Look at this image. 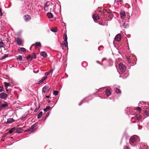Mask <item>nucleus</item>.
I'll return each mask as SVG.
<instances>
[{
	"label": "nucleus",
	"instance_id": "obj_6",
	"mask_svg": "<svg viewBox=\"0 0 149 149\" xmlns=\"http://www.w3.org/2000/svg\"><path fill=\"white\" fill-rule=\"evenodd\" d=\"M141 116L140 115H137L135 116L134 117H132L131 119V121L132 122L134 123L135 122L133 121L134 120H140V119H141Z\"/></svg>",
	"mask_w": 149,
	"mask_h": 149
},
{
	"label": "nucleus",
	"instance_id": "obj_3",
	"mask_svg": "<svg viewBox=\"0 0 149 149\" xmlns=\"http://www.w3.org/2000/svg\"><path fill=\"white\" fill-rule=\"evenodd\" d=\"M119 68L121 71L122 72H124L126 70L125 66L123 63H120L119 64Z\"/></svg>",
	"mask_w": 149,
	"mask_h": 149
},
{
	"label": "nucleus",
	"instance_id": "obj_17",
	"mask_svg": "<svg viewBox=\"0 0 149 149\" xmlns=\"http://www.w3.org/2000/svg\"><path fill=\"white\" fill-rule=\"evenodd\" d=\"M0 104L2 109L7 107L8 106V104L6 102H4V103L3 104H1V103H0Z\"/></svg>",
	"mask_w": 149,
	"mask_h": 149
},
{
	"label": "nucleus",
	"instance_id": "obj_41",
	"mask_svg": "<svg viewBox=\"0 0 149 149\" xmlns=\"http://www.w3.org/2000/svg\"><path fill=\"white\" fill-rule=\"evenodd\" d=\"M2 12H1V8H0V16H2Z\"/></svg>",
	"mask_w": 149,
	"mask_h": 149
},
{
	"label": "nucleus",
	"instance_id": "obj_30",
	"mask_svg": "<svg viewBox=\"0 0 149 149\" xmlns=\"http://www.w3.org/2000/svg\"><path fill=\"white\" fill-rule=\"evenodd\" d=\"M4 46V45L3 42H2V40L0 41V48L3 47Z\"/></svg>",
	"mask_w": 149,
	"mask_h": 149
},
{
	"label": "nucleus",
	"instance_id": "obj_24",
	"mask_svg": "<svg viewBox=\"0 0 149 149\" xmlns=\"http://www.w3.org/2000/svg\"><path fill=\"white\" fill-rule=\"evenodd\" d=\"M17 59L20 61H22V57L21 55H19L18 56H17Z\"/></svg>",
	"mask_w": 149,
	"mask_h": 149
},
{
	"label": "nucleus",
	"instance_id": "obj_25",
	"mask_svg": "<svg viewBox=\"0 0 149 149\" xmlns=\"http://www.w3.org/2000/svg\"><path fill=\"white\" fill-rule=\"evenodd\" d=\"M42 115V112L41 111L38 114L37 116V118L38 119L40 118Z\"/></svg>",
	"mask_w": 149,
	"mask_h": 149
},
{
	"label": "nucleus",
	"instance_id": "obj_49",
	"mask_svg": "<svg viewBox=\"0 0 149 149\" xmlns=\"http://www.w3.org/2000/svg\"><path fill=\"white\" fill-rule=\"evenodd\" d=\"M46 97L47 98H48V99L49 98V96H46Z\"/></svg>",
	"mask_w": 149,
	"mask_h": 149
},
{
	"label": "nucleus",
	"instance_id": "obj_51",
	"mask_svg": "<svg viewBox=\"0 0 149 149\" xmlns=\"http://www.w3.org/2000/svg\"><path fill=\"white\" fill-rule=\"evenodd\" d=\"M138 129H140V128H139V125H138Z\"/></svg>",
	"mask_w": 149,
	"mask_h": 149
},
{
	"label": "nucleus",
	"instance_id": "obj_31",
	"mask_svg": "<svg viewBox=\"0 0 149 149\" xmlns=\"http://www.w3.org/2000/svg\"><path fill=\"white\" fill-rule=\"evenodd\" d=\"M141 104H143L144 107V105H145V102H140L139 104V105L141 106Z\"/></svg>",
	"mask_w": 149,
	"mask_h": 149
},
{
	"label": "nucleus",
	"instance_id": "obj_42",
	"mask_svg": "<svg viewBox=\"0 0 149 149\" xmlns=\"http://www.w3.org/2000/svg\"><path fill=\"white\" fill-rule=\"evenodd\" d=\"M147 145H146L145 144L144 145V146H143V147H142V148L143 149H145L147 148Z\"/></svg>",
	"mask_w": 149,
	"mask_h": 149
},
{
	"label": "nucleus",
	"instance_id": "obj_46",
	"mask_svg": "<svg viewBox=\"0 0 149 149\" xmlns=\"http://www.w3.org/2000/svg\"><path fill=\"white\" fill-rule=\"evenodd\" d=\"M47 101L48 102H49V103L51 101L50 100H49V99H47Z\"/></svg>",
	"mask_w": 149,
	"mask_h": 149
},
{
	"label": "nucleus",
	"instance_id": "obj_29",
	"mask_svg": "<svg viewBox=\"0 0 149 149\" xmlns=\"http://www.w3.org/2000/svg\"><path fill=\"white\" fill-rule=\"evenodd\" d=\"M115 91H116V93L117 94L120 93H121V91L119 89L117 88H116V90H115Z\"/></svg>",
	"mask_w": 149,
	"mask_h": 149
},
{
	"label": "nucleus",
	"instance_id": "obj_45",
	"mask_svg": "<svg viewBox=\"0 0 149 149\" xmlns=\"http://www.w3.org/2000/svg\"><path fill=\"white\" fill-rule=\"evenodd\" d=\"M128 62L129 63H131V61L130 60V59H128Z\"/></svg>",
	"mask_w": 149,
	"mask_h": 149
},
{
	"label": "nucleus",
	"instance_id": "obj_35",
	"mask_svg": "<svg viewBox=\"0 0 149 149\" xmlns=\"http://www.w3.org/2000/svg\"><path fill=\"white\" fill-rule=\"evenodd\" d=\"M8 54H4L3 56H2V59H4L8 56Z\"/></svg>",
	"mask_w": 149,
	"mask_h": 149
},
{
	"label": "nucleus",
	"instance_id": "obj_8",
	"mask_svg": "<svg viewBox=\"0 0 149 149\" xmlns=\"http://www.w3.org/2000/svg\"><path fill=\"white\" fill-rule=\"evenodd\" d=\"M35 127V126L34 125H32L31 126L30 128L28 130H25L24 132L25 131H28V132H30L31 133H32L33 132H35L36 130L34 129V127Z\"/></svg>",
	"mask_w": 149,
	"mask_h": 149
},
{
	"label": "nucleus",
	"instance_id": "obj_43",
	"mask_svg": "<svg viewBox=\"0 0 149 149\" xmlns=\"http://www.w3.org/2000/svg\"><path fill=\"white\" fill-rule=\"evenodd\" d=\"M121 1V0H115V1L116 2H120Z\"/></svg>",
	"mask_w": 149,
	"mask_h": 149
},
{
	"label": "nucleus",
	"instance_id": "obj_21",
	"mask_svg": "<svg viewBox=\"0 0 149 149\" xmlns=\"http://www.w3.org/2000/svg\"><path fill=\"white\" fill-rule=\"evenodd\" d=\"M18 50L24 53L26 51V49L23 47H21L18 49Z\"/></svg>",
	"mask_w": 149,
	"mask_h": 149
},
{
	"label": "nucleus",
	"instance_id": "obj_54",
	"mask_svg": "<svg viewBox=\"0 0 149 149\" xmlns=\"http://www.w3.org/2000/svg\"><path fill=\"white\" fill-rule=\"evenodd\" d=\"M97 63H98V61H97Z\"/></svg>",
	"mask_w": 149,
	"mask_h": 149
},
{
	"label": "nucleus",
	"instance_id": "obj_52",
	"mask_svg": "<svg viewBox=\"0 0 149 149\" xmlns=\"http://www.w3.org/2000/svg\"><path fill=\"white\" fill-rule=\"evenodd\" d=\"M142 145H143V144H141V145H140V146H141V147H142Z\"/></svg>",
	"mask_w": 149,
	"mask_h": 149
},
{
	"label": "nucleus",
	"instance_id": "obj_23",
	"mask_svg": "<svg viewBox=\"0 0 149 149\" xmlns=\"http://www.w3.org/2000/svg\"><path fill=\"white\" fill-rule=\"evenodd\" d=\"M47 78V77H43L40 80L38 81V84H40L43 81H44L46 79V78Z\"/></svg>",
	"mask_w": 149,
	"mask_h": 149
},
{
	"label": "nucleus",
	"instance_id": "obj_27",
	"mask_svg": "<svg viewBox=\"0 0 149 149\" xmlns=\"http://www.w3.org/2000/svg\"><path fill=\"white\" fill-rule=\"evenodd\" d=\"M15 128L13 127L10 130H9L8 131V132L10 134H11L12 132H13L15 130Z\"/></svg>",
	"mask_w": 149,
	"mask_h": 149
},
{
	"label": "nucleus",
	"instance_id": "obj_11",
	"mask_svg": "<svg viewBox=\"0 0 149 149\" xmlns=\"http://www.w3.org/2000/svg\"><path fill=\"white\" fill-rule=\"evenodd\" d=\"M24 19L25 22H27L30 20L31 18L29 15H26L24 16Z\"/></svg>",
	"mask_w": 149,
	"mask_h": 149
},
{
	"label": "nucleus",
	"instance_id": "obj_34",
	"mask_svg": "<svg viewBox=\"0 0 149 149\" xmlns=\"http://www.w3.org/2000/svg\"><path fill=\"white\" fill-rule=\"evenodd\" d=\"M31 56V58H30V61L32 60V59H33L35 58H36V55L35 54H34L33 55H32V56Z\"/></svg>",
	"mask_w": 149,
	"mask_h": 149
},
{
	"label": "nucleus",
	"instance_id": "obj_15",
	"mask_svg": "<svg viewBox=\"0 0 149 149\" xmlns=\"http://www.w3.org/2000/svg\"><path fill=\"white\" fill-rule=\"evenodd\" d=\"M15 121V120L13 118H9L7 120V123H11Z\"/></svg>",
	"mask_w": 149,
	"mask_h": 149
},
{
	"label": "nucleus",
	"instance_id": "obj_28",
	"mask_svg": "<svg viewBox=\"0 0 149 149\" xmlns=\"http://www.w3.org/2000/svg\"><path fill=\"white\" fill-rule=\"evenodd\" d=\"M144 115L146 116V117L148 116H149V114L148 113V112L147 110H146L145 111L144 113Z\"/></svg>",
	"mask_w": 149,
	"mask_h": 149
},
{
	"label": "nucleus",
	"instance_id": "obj_20",
	"mask_svg": "<svg viewBox=\"0 0 149 149\" xmlns=\"http://www.w3.org/2000/svg\"><path fill=\"white\" fill-rule=\"evenodd\" d=\"M47 16L49 18H52L53 17V14L51 13H48L47 14Z\"/></svg>",
	"mask_w": 149,
	"mask_h": 149
},
{
	"label": "nucleus",
	"instance_id": "obj_9",
	"mask_svg": "<svg viewBox=\"0 0 149 149\" xmlns=\"http://www.w3.org/2000/svg\"><path fill=\"white\" fill-rule=\"evenodd\" d=\"M121 38V36L120 34L118 33L117 34L115 37V40L118 42L120 41Z\"/></svg>",
	"mask_w": 149,
	"mask_h": 149
},
{
	"label": "nucleus",
	"instance_id": "obj_1",
	"mask_svg": "<svg viewBox=\"0 0 149 149\" xmlns=\"http://www.w3.org/2000/svg\"><path fill=\"white\" fill-rule=\"evenodd\" d=\"M140 141V139L139 137L136 136H132L130 139V142L132 146H134L136 145Z\"/></svg>",
	"mask_w": 149,
	"mask_h": 149
},
{
	"label": "nucleus",
	"instance_id": "obj_39",
	"mask_svg": "<svg viewBox=\"0 0 149 149\" xmlns=\"http://www.w3.org/2000/svg\"><path fill=\"white\" fill-rule=\"evenodd\" d=\"M31 56H29L27 57V59L29 60L30 61H30V58H31Z\"/></svg>",
	"mask_w": 149,
	"mask_h": 149
},
{
	"label": "nucleus",
	"instance_id": "obj_44",
	"mask_svg": "<svg viewBox=\"0 0 149 149\" xmlns=\"http://www.w3.org/2000/svg\"><path fill=\"white\" fill-rule=\"evenodd\" d=\"M83 100L81 101L79 103V105L80 106L82 103Z\"/></svg>",
	"mask_w": 149,
	"mask_h": 149
},
{
	"label": "nucleus",
	"instance_id": "obj_10",
	"mask_svg": "<svg viewBox=\"0 0 149 149\" xmlns=\"http://www.w3.org/2000/svg\"><path fill=\"white\" fill-rule=\"evenodd\" d=\"M7 97V95L5 93H2L0 94V97L2 99L6 100Z\"/></svg>",
	"mask_w": 149,
	"mask_h": 149
},
{
	"label": "nucleus",
	"instance_id": "obj_47",
	"mask_svg": "<svg viewBox=\"0 0 149 149\" xmlns=\"http://www.w3.org/2000/svg\"><path fill=\"white\" fill-rule=\"evenodd\" d=\"M124 149H130V148L127 147H126L125 148H124Z\"/></svg>",
	"mask_w": 149,
	"mask_h": 149
},
{
	"label": "nucleus",
	"instance_id": "obj_2",
	"mask_svg": "<svg viewBox=\"0 0 149 149\" xmlns=\"http://www.w3.org/2000/svg\"><path fill=\"white\" fill-rule=\"evenodd\" d=\"M51 3L49 1H47L44 5V10L45 11H48L49 9L51 10V8L49 7Z\"/></svg>",
	"mask_w": 149,
	"mask_h": 149
},
{
	"label": "nucleus",
	"instance_id": "obj_18",
	"mask_svg": "<svg viewBox=\"0 0 149 149\" xmlns=\"http://www.w3.org/2000/svg\"><path fill=\"white\" fill-rule=\"evenodd\" d=\"M105 94L107 96H108L110 95L111 94L110 91L108 89H106L105 90Z\"/></svg>",
	"mask_w": 149,
	"mask_h": 149
},
{
	"label": "nucleus",
	"instance_id": "obj_13",
	"mask_svg": "<svg viewBox=\"0 0 149 149\" xmlns=\"http://www.w3.org/2000/svg\"><path fill=\"white\" fill-rule=\"evenodd\" d=\"M93 18L94 20H97L99 19L98 15L97 14L94 15L93 16Z\"/></svg>",
	"mask_w": 149,
	"mask_h": 149
},
{
	"label": "nucleus",
	"instance_id": "obj_48",
	"mask_svg": "<svg viewBox=\"0 0 149 149\" xmlns=\"http://www.w3.org/2000/svg\"><path fill=\"white\" fill-rule=\"evenodd\" d=\"M106 11L107 12H108L109 13H110V12H109H109H108V10H106Z\"/></svg>",
	"mask_w": 149,
	"mask_h": 149
},
{
	"label": "nucleus",
	"instance_id": "obj_16",
	"mask_svg": "<svg viewBox=\"0 0 149 149\" xmlns=\"http://www.w3.org/2000/svg\"><path fill=\"white\" fill-rule=\"evenodd\" d=\"M40 54L44 57L47 56V54L45 52H41L40 53Z\"/></svg>",
	"mask_w": 149,
	"mask_h": 149
},
{
	"label": "nucleus",
	"instance_id": "obj_4",
	"mask_svg": "<svg viewBox=\"0 0 149 149\" xmlns=\"http://www.w3.org/2000/svg\"><path fill=\"white\" fill-rule=\"evenodd\" d=\"M16 41L18 45L21 46H23V41L21 38H17L16 39Z\"/></svg>",
	"mask_w": 149,
	"mask_h": 149
},
{
	"label": "nucleus",
	"instance_id": "obj_14",
	"mask_svg": "<svg viewBox=\"0 0 149 149\" xmlns=\"http://www.w3.org/2000/svg\"><path fill=\"white\" fill-rule=\"evenodd\" d=\"M120 15L121 19L124 18L125 17V13L124 11H122L120 13Z\"/></svg>",
	"mask_w": 149,
	"mask_h": 149
},
{
	"label": "nucleus",
	"instance_id": "obj_22",
	"mask_svg": "<svg viewBox=\"0 0 149 149\" xmlns=\"http://www.w3.org/2000/svg\"><path fill=\"white\" fill-rule=\"evenodd\" d=\"M54 70V69L53 68V69H52L49 72H46L45 73V76H47L48 75H49L51 73H52L53 72V70Z\"/></svg>",
	"mask_w": 149,
	"mask_h": 149
},
{
	"label": "nucleus",
	"instance_id": "obj_50",
	"mask_svg": "<svg viewBox=\"0 0 149 149\" xmlns=\"http://www.w3.org/2000/svg\"><path fill=\"white\" fill-rule=\"evenodd\" d=\"M24 118V117H22V118H21V119L22 120V119H23V118Z\"/></svg>",
	"mask_w": 149,
	"mask_h": 149
},
{
	"label": "nucleus",
	"instance_id": "obj_36",
	"mask_svg": "<svg viewBox=\"0 0 149 149\" xmlns=\"http://www.w3.org/2000/svg\"><path fill=\"white\" fill-rule=\"evenodd\" d=\"M51 30L52 31L54 32H56L57 31V29L56 28L51 29Z\"/></svg>",
	"mask_w": 149,
	"mask_h": 149
},
{
	"label": "nucleus",
	"instance_id": "obj_55",
	"mask_svg": "<svg viewBox=\"0 0 149 149\" xmlns=\"http://www.w3.org/2000/svg\"><path fill=\"white\" fill-rule=\"evenodd\" d=\"M99 91H100V89L99 90Z\"/></svg>",
	"mask_w": 149,
	"mask_h": 149
},
{
	"label": "nucleus",
	"instance_id": "obj_53",
	"mask_svg": "<svg viewBox=\"0 0 149 149\" xmlns=\"http://www.w3.org/2000/svg\"><path fill=\"white\" fill-rule=\"evenodd\" d=\"M1 40H2L0 38V41H1Z\"/></svg>",
	"mask_w": 149,
	"mask_h": 149
},
{
	"label": "nucleus",
	"instance_id": "obj_40",
	"mask_svg": "<svg viewBox=\"0 0 149 149\" xmlns=\"http://www.w3.org/2000/svg\"><path fill=\"white\" fill-rule=\"evenodd\" d=\"M3 87L1 86L0 87V92H1L3 91Z\"/></svg>",
	"mask_w": 149,
	"mask_h": 149
},
{
	"label": "nucleus",
	"instance_id": "obj_38",
	"mask_svg": "<svg viewBox=\"0 0 149 149\" xmlns=\"http://www.w3.org/2000/svg\"><path fill=\"white\" fill-rule=\"evenodd\" d=\"M4 84H5V86L6 87H8V86L9 85H10V84L9 83H7L6 82H4Z\"/></svg>",
	"mask_w": 149,
	"mask_h": 149
},
{
	"label": "nucleus",
	"instance_id": "obj_19",
	"mask_svg": "<svg viewBox=\"0 0 149 149\" xmlns=\"http://www.w3.org/2000/svg\"><path fill=\"white\" fill-rule=\"evenodd\" d=\"M24 130L20 128V129H18L15 132L17 134H19L21 133H22L23 131Z\"/></svg>",
	"mask_w": 149,
	"mask_h": 149
},
{
	"label": "nucleus",
	"instance_id": "obj_32",
	"mask_svg": "<svg viewBox=\"0 0 149 149\" xmlns=\"http://www.w3.org/2000/svg\"><path fill=\"white\" fill-rule=\"evenodd\" d=\"M58 91H54L53 92V94L54 95H58Z\"/></svg>",
	"mask_w": 149,
	"mask_h": 149
},
{
	"label": "nucleus",
	"instance_id": "obj_12",
	"mask_svg": "<svg viewBox=\"0 0 149 149\" xmlns=\"http://www.w3.org/2000/svg\"><path fill=\"white\" fill-rule=\"evenodd\" d=\"M34 45L35 48L36 49L38 47H40L41 46V43L40 42H36L33 45Z\"/></svg>",
	"mask_w": 149,
	"mask_h": 149
},
{
	"label": "nucleus",
	"instance_id": "obj_37",
	"mask_svg": "<svg viewBox=\"0 0 149 149\" xmlns=\"http://www.w3.org/2000/svg\"><path fill=\"white\" fill-rule=\"evenodd\" d=\"M49 113H47L46 114V116H45V118H44V119L43 120H45L46 119L47 117H48V116H49Z\"/></svg>",
	"mask_w": 149,
	"mask_h": 149
},
{
	"label": "nucleus",
	"instance_id": "obj_5",
	"mask_svg": "<svg viewBox=\"0 0 149 149\" xmlns=\"http://www.w3.org/2000/svg\"><path fill=\"white\" fill-rule=\"evenodd\" d=\"M67 34L66 33H64L63 35V39L65 41L63 43V45H65V46L66 47H68V43L67 42Z\"/></svg>",
	"mask_w": 149,
	"mask_h": 149
},
{
	"label": "nucleus",
	"instance_id": "obj_26",
	"mask_svg": "<svg viewBox=\"0 0 149 149\" xmlns=\"http://www.w3.org/2000/svg\"><path fill=\"white\" fill-rule=\"evenodd\" d=\"M50 107L49 106H47L44 109V111L45 112H47L50 109Z\"/></svg>",
	"mask_w": 149,
	"mask_h": 149
},
{
	"label": "nucleus",
	"instance_id": "obj_33",
	"mask_svg": "<svg viewBox=\"0 0 149 149\" xmlns=\"http://www.w3.org/2000/svg\"><path fill=\"white\" fill-rule=\"evenodd\" d=\"M136 109L137 111H138L139 113H140L141 111V109L139 107H137L136 108Z\"/></svg>",
	"mask_w": 149,
	"mask_h": 149
},
{
	"label": "nucleus",
	"instance_id": "obj_7",
	"mask_svg": "<svg viewBox=\"0 0 149 149\" xmlns=\"http://www.w3.org/2000/svg\"><path fill=\"white\" fill-rule=\"evenodd\" d=\"M49 86H45L42 89V92L45 93L49 91Z\"/></svg>",
	"mask_w": 149,
	"mask_h": 149
}]
</instances>
